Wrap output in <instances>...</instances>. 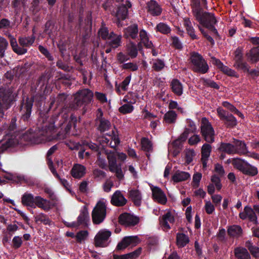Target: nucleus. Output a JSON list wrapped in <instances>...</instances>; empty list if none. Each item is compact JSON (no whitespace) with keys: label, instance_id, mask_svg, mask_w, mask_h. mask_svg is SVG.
<instances>
[{"label":"nucleus","instance_id":"obj_1","mask_svg":"<svg viewBox=\"0 0 259 259\" xmlns=\"http://www.w3.org/2000/svg\"><path fill=\"white\" fill-rule=\"evenodd\" d=\"M192 13L196 20L202 26L209 30L214 36L220 37L217 29L214 26L218 21L214 14L204 12L200 7V0H191Z\"/></svg>","mask_w":259,"mask_h":259},{"label":"nucleus","instance_id":"obj_2","mask_svg":"<svg viewBox=\"0 0 259 259\" xmlns=\"http://www.w3.org/2000/svg\"><path fill=\"white\" fill-rule=\"evenodd\" d=\"M44 96L41 94H37L35 96L29 98L26 97L21 101L20 106L21 116L20 121L21 123H24L25 128L28 126L31 121V112L33 103H35L37 107H41L44 100Z\"/></svg>","mask_w":259,"mask_h":259},{"label":"nucleus","instance_id":"obj_3","mask_svg":"<svg viewBox=\"0 0 259 259\" xmlns=\"http://www.w3.org/2000/svg\"><path fill=\"white\" fill-rule=\"evenodd\" d=\"M94 97L93 92L89 89L79 90L75 94L74 104L71 108L75 110L81 106H86L92 102Z\"/></svg>","mask_w":259,"mask_h":259},{"label":"nucleus","instance_id":"obj_4","mask_svg":"<svg viewBox=\"0 0 259 259\" xmlns=\"http://www.w3.org/2000/svg\"><path fill=\"white\" fill-rule=\"evenodd\" d=\"M231 162L235 168L245 175L254 177L258 174L257 168L251 165L244 159L240 158H234L232 159Z\"/></svg>","mask_w":259,"mask_h":259},{"label":"nucleus","instance_id":"obj_5","mask_svg":"<svg viewBox=\"0 0 259 259\" xmlns=\"http://www.w3.org/2000/svg\"><path fill=\"white\" fill-rule=\"evenodd\" d=\"M192 64V70L194 72L204 74L207 72L209 67L205 59L197 52H193L190 56Z\"/></svg>","mask_w":259,"mask_h":259},{"label":"nucleus","instance_id":"obj_6","mask_svg":"<svg viewBox=\"0 0 259 259\" xmlns=\"http://www.w3.org/2000/svg\"><path fill=\"white\" fill-rule=\"evenodd\" d=\"M106 216V206L105 203L99 201L94 208L92 212L93 223L96 225L102 223Z\"/></svg>","mask_w":259,"mask_h":259},{"label":"nucleus","instance_id":"obj_7","mask_svg":"<svg viewBox=\"0 0 259 259\" xmlns=\"http://www.w3.org/2000/svg\"><path fill=\"white\" fill-rule=\"evenodd\" d=\"M217 112L220 119L224 121L226 126L228 128H232L237 124V120L235 116L222 107H219Z\"/></svg>","mask_w":259,"mask_h":259},{"label":"nucleus","instance_id":"obj_8","mask_svg":"<svg viewBox=\"0 0 259 259\" xmlns=\"http://www.w3.org/2000/svg\"><path fill=\"white\" fill-rule=\"evenodd\" d=\"M111 235V232L106 230H100L94 238V245L96 247H105L108 245V241Z\"/></svg>","mask_w":259,"mask_h":259},{"label":"nucleus","instance_id":"obj_9","mask_svg":"<svg viewBox=\"0 0 259 259\" xmlns=\"http://www.w3.org/2000/svg\"><path fill=\"white\" fill-rule=\"evenodd\" d=\"M203 120L201 126V135L206 142L212 143L214 141V131L210 122H204Z\"/></svg>","mask_w":259,"mask_h":259},{"label":"nucleus","instance_id":"obj_10","mask_svg":"<svg viewBox=\"0 0 259 259\" xmlns=\"http://www.w3.org/2000/svg\"><path fill=\"white\" fill-rule=\"evenodd\" d=\"M120 224L126 227L135 226L139 222V218L130 213L124 212L120 214L118 218Z\"/></svg>","mask_w":259,"mask_h":259},{"label":"nucleus","instance_id":"obj_11","mask_svg":"<svg viewBox=\"0 0 259 259\" xmlns=\"http://www.w3.org/2000/svg\"><path fill=\"white\" fill-rule=\"evenodd\" d=\"M97 112L96 121L99 122L97 129L101 133H102L108 131L110 128L111 124L109 120L103 117V113L101 108L98 109Z\"/></svg>","mask_w":259,"mask_h":259},{"label":"nucleus","instance_id":"obj_12","mask_svg":"<svg viewBox=\"0 0 259 259\" xmlns=\"http://www.w3.org/2000/svg\"><path fill=\"white\" fill-rule=\"evenodd\" d=\"M239 218L243 220H245L247 219L250 222H252L254 224H258L257 218L255 213L253 207L251 208L250 206L246 205L244 207L243 211L239 213Z\"/></svg>","mask_w":259,"mask_h":259},{"label":"nucleus","instance_id":"obj_13","mask_svg":"<svg viewBox=\"0 0 259 259\" xmlns=\"http://www.w3.org/2000/svg\"><path fill=\"white\" fill-rule=\"evenodd\" d=\"M243 49L242 47H238L234 52V67L238 70H239L240 68H244L245 66L246 61L244 60Z\"/></svg>","mask_w":259,"mask_h":259},{"label":"nucleus","instance_id":"obj_14","mask_svg":"<svg viewBox=\"0 0 259 259\" xmlns=\"http://www.w3.org/2000/svg\"><path fill=\"white\" fill-rule=\"evenodd\" d=\"M123 36L127 39L136 40L138 37L139 28L136 23H134L123 29Z\"/></svg>","mask_w":259,"mask_h":259},{"label":"nucleus","instance_id":"obj_15","mask_svg":"<svg viewBox=\"0 0 259 259\" xmlns=\"http://www.w3.org/2000/svg\"><path fill=\"white\" fill-rule=\"evenodd\" d=\"M151 188L153 199L161 204H165L167 202V198L164 192L157 186Z\"/></svg>","mask_w":259,"mask_h":259},{"label":"nucleus","instance_id":"obj_16","mask_svg":"<svg viewBox=\"0 0 259 259\" xmlns=\"http://www.w3.org/2000/svg\"><path fill=\"white\" fill-rule=\"evenodd\" d=\"M127 202V199L124 197L119 190H116L112 195L111 203L116 206H123Z\"/></svg>","mask_w":259,"mask_h":259},{"label":"nucleus","instance_id":"obj_17","mask_svg":"<svg viewBox=\"0 0 259 259\" xmlns=\"http://www.w3.org/2000/svg\"><path fill=\"white\" fill-rule=\"evenodd\" d=\"M13 101V97L12 93L9 91H4L0 93V104L2 105L4 107L8 109Z\"/></svg>","mask_w":259,"mask_h":259},{"label":"nucleus","instance_id":"obj_18","mask_svg":"<svg viewBox=\"0 0 259 259\" xmlns=\"http://www.w3.org/2000/svg\"><path fill=\"white\" fill-rule=\"evenodd\" d=\"M147 12L153 16H158L161 15L162 9L155 1L151 0L147 3Z\"/></svg>","mask_w":259,"mask_h":259},{"label":"nucleus","instance_id":"obj_19","mask_svg":"<svg viewBox=\"0 0 259 259\" xmlns=\"http://www.w3.org/2000/svg\"><path fill=\"white\" fill-rule=\"evenodd\" d=\"M138 240V238L137 236L125 237L118 243L116 249L117 250H123L130 245L136 243Z\"/></svg>","mask_w":259,"mask_h":259},{"label":"nucleus","instance_id":"obj_20","mask_svg":"<svg viewBox=\"0 0 259 259\" xmlns=\"http://www.w3.org/2000/svg\"><path fill=\"white\" fill-rule=\"evenodd\" d=\"M128 196L135 206H141L142 197L141 193L139 190L135 189L128 190Z\"/></svg>","mask_w":259,"mask_h":259},{"label":"nucleus","instance_id":"obj_21","mask_svg":"<svg viewBox=\"0 0 259 259\" xmlns=\"http://www.w3.org/2000/svg\"><path fill=\"white\" fill-rule=\"evenodd\" d=\"M85 166L80 164H75L71 170L72 176L76 179H80L85 174Z\"/></svg>","mask_w":259,"mask_h":259},{"label":"nucleus","instance_id":"obj_22","mask_svg":"<svg viewBox=\"0 0 259 259\" xmlns=\"http://www.w3.org/2000/svg\"><path fill=\"white\" fill-rule=\"evenodd\" d=\"M34 203H35V207L36 206L45 211H48L51 208L50 201L39 196L35 197Z\"/></svg>","mask_w":259,"mask_h":259},{"label":"nucleus","instance_id":"obj_23","mask_svg":"<svg viewBox=\"0 0 259 259\" xmlns=\"http://www.w3.org/2000/svg\"><path fill=\"white\" fill-rule=\"evenodd\" d=\"M127 14V8L125 5H123L117 8L116 17H117L116 23L118 26H119L120 20H124L126 18Z\"/></svg>","mask_w":259,"mask_h":259},{"label":"nucleus","instance_id":"obj_24","mask_svg":"<svg viewBox=\"0 0 259 259\" xmlns=\"http://www.w3.org/2000/svg\"><path fill=\"white\" fill-rule=\"evenodd\" d=\"M90 220V217L88 208L86 206H84L80 211V214L77 218V223L78 225H88V222Z\"/></svg>","mask_w":259,"mask_h":259},{"label":"nucleus","instance_id":"obj_25","mask_svg":"<svg viewBox=\"0 0 259 259\" xmlns=\"http://www.w3.org/2000/svg\"><path fill=\"white\" fill-rule=\"evenodd\" d=\"M35 197L31 193H25L21 197V202L24 206L35 208Z\"/></svg>","mask_w":259,"mask_h":259},{"label":"nucleus","instance_id":"obj_26","mask_svg":"<svg viewBox=\"0 0 259 259\" xmlns=\"http://www.w3.org/2000/svg\"><path fill=\"white\" fill-rule=\"evenodd\" d=\"M235 148V154H246L249 152L247 151V147L244 142L236 140L233 144Z\"/></svg>","mask_w":259,"mask_h":259},{"label":"nucleus","instance_id":"obj_27","mask_svg":"<svg viewBox=\"0 0 259 259\" xmlns=\"http://www.w3.org/2000/svg\"><path fill=\"white\" fill-rule=\"evenodd\" d=\"M190 178V175L189 172L177 170L172 176V180L175 183H179L186 181Z\"/></svg>","mask_w":259,"mask_h":259},{"label":"nucleus","instance_id":"obj_28","mask_svg":"<svg viewBox=\"0 0 259 259\" xmlns=\"http://www.w3.org/2000/svg\"><path fill=\"white\" fill-rule=\"evenodd\" d=\"M190 241L188 236L183 233H178L176 236V244L179 248L185 247Z\"/></svg>","mask_w":259,"mask_h":259},{"label":"nucleus","instance_id":"obj_29","mask_svg":"<svg viewBox=\"0 0 259 259\" xmlns=\"http://www.w3.org/2000/svg\"><path fill=\"white\" fill-rule=\"evenodd\" d=\"M172 92L178 96L183 94V85L178 79H173L170 83Z\"/></svg>","mask_w":259,"mask_h":259},{"label":"nucleus","instance_id":"obj_30","mask_svg":"<svg viewBox=\"0 0 259 259\" xmlns=\"http://www.w3.org/2000/svg\"><path fill=\"white\" fill-rule=\"evenodd\" d=\"M174 217L171 214V212H167L165 213L160 220V223L162 226L166 229H170V227L168 222L170 223H174L175 222Z\"/></svg>","mask_w":259,"mask_h":259},{"label":"nucleus","instance_id":"obj_31","mask_svg":"<svg viewBox=\"0 0 259 259\" xmlns=\"http://www.w3.org/2000/svg\"><path fill=\"white\" fill-rule=\"evenodd\" d=\"M227 233L230 237H239L242 233V229L239 225L230 226L227 229Z\"/></svg>","mask_w":259,"mask_h":259},{"label":"nucleus","instance_id":"obj_32","mask_svg":"<svg viewBox=\"0 0 259 259\" xmlns=\"http://www.w3.org/2000/svg\"><path fill=\"white\" fill-rule=\"evenodd\" d=\"M246 55L252 63H256L259 61V46L252 48Z\"/></svg>","mask_w":259,"mask_h":259},{"label":"nucleus","instance_id":"obj_33","mask_svg":"<svg viewBox=\"0 0 259 259\" xmlns=\"http://www.w3.org/2000/svg\"><path fill=\"white\" fill-rule=\"evenodd\" d=\"M250 68L249 65L246 63L245 67L244 68H240L239 70H241L244 73H247L248 76L255 80L259 76V69H250Z\"/></svg>","mask_w":259,"mask_h":259},{"label":"nucleus","instance_id":"obj_34","mask_svg":"<svg viewBox=\"0 0 259 259\" xmlns=\"http://www.w3.org/2000/svg\"><path fill=\"white\" fill-rule=\"evenodd\" d=\"M235 256L237 259H250V255L247 250L243 247H237L234 250Z\"/></svg>","mask_w":259,"mask_h":259},{"label":"nucleus","instance_id":"obj_35","mask_svg":"<svg viewBox=\"0 0 259 259\" xmlns=\"http://www.w3.org/2000/svg\"><path fill=\"white\" fill-rule=\"evenodd\" d=\"M67 99V95L64 93H61L59 94L56 99H55L54 97L52 98L51 99V102L49 106V110H50L53 106L54 105V103L56 102V105L57 106H62L64 104L65 101Z\"/></svg>","mask_w":259,"mask_h":259},{"label":"nucleus","instance_id":"obj_36","mask_svg":"<svg viewBox=\"0 0 259 259\" xmlns=\"http://www.w3.org/2000/svg\"><path fill=\"white\" fill-rule=\"evenodd\" d=\"M218 150L222 152L230 155L235 154V152L233 144L229 143H221Z\"/></svg>","mask_w":259,"mask_h":259},{"label":"nucleus","instance_id":"obj_37","mask_svg":"<svg viewBox=\"0 0 259 259\" xmlns=\"http://www.w3.org/2000/svg\"><path fill=\"white\" fill-rule=\"evenodd\" d=\"M10 44L14 52L18 55H23L27 51V50L24 48V47H22L21 46H18L16 39L15 38H12L11 39Z\"/></svg>","mask_w":259,"mask_h":259},{"label":"nucleus","instance_id":"obj_38","mask_svg":"<svg viewBox=\"0 0 259 259\" xmlns=\"http://www.w3.org/2000/svg\"><path fill=\"white\" fill-rule=\"evenodd\" d=\"M107 159L109 163V168L110 170H112L113 168H115L120 164H117V157L115 152L110 151L108 153Z\"/></svg>","mask_w":259,"mask_h":259},{"label":"nucleus","instance_id":"obj_39","mask_svg":"<svg viewBox=\"0 0 259 259\" xmlns=\"http://www.w3.org/2000/svg\"><path fill=\"white\" fill-rule=\"evenodd\" d=\"M155 30L156 32H159L164 35H168L171 31L170 26L164 22L158 23L155 28Z\"/></svg>","mask_w":259,"mask_h":259},{"label":"nucleus","instance_id":"obj_40","mask_svg":"<svg viewBox=\"0 0 259 259\" xmlns=\"http://www.w3.org/2000/svg\"><path fill=\"white\" fill-rule=\"evenodd\" d=\"M177 117V114L175 111L169 110L164 115L163 119L167 123H174L176 121Z\"/></svg>","mask_w":259,"mask_h":259},{"label":"nucleus","instance_id":"obj_41","mask_svg":"<svg viewBox=\"0 0 259 259\" xmlns=\"http://www.w3.org/2000/svg\"><path fill=\"white\" fill-rule=\"evenodd\" d=\"M35 40L34 36L20 37L19 42L22 47H28L32 45Z\"/></svg>","mask_w":259,"mask_h":259},{"label":"nucleus","instance_id":"obj_42","mask_svg":"<svg viewBox=\"0 0 259 259\" xmlns=\"http://www.w3.org/2000/svg\"><path fill=\"white\" fill-rule=\"evenodd\" d=\"M245 247L248 248L253 256L259 258V247L253 245L251 241L249 240L245 242Z\"/></svg>","mask_w":259,"mask_h":259},{"label":"nucleus","instance_id":"obj_43","mask_svg":"<svg viewBox=\"0 0 259 259\" xmlns=\"http://www.w3.org/2000/svg\"><path fill=\"white\" fill-rule=\"evenodd\" d=\"M35 222H40L44 225H51L52 223L51 220L49 219L48 216L43 213H40L35 217Z\"/></svg>","mask_w":259,"mask_h":259},{"label":"nucleus","instance_id":"obj_44","mask_svg":"<svg viewBox=\"0 0 259 259\" xmlns=\"http://www.w3.org/2000/svg\"><path fill=\"white\" fill-rule=\"evenodd\" d=\"M77 121V117L73 114H71L69 118V120L65 127V132L66 134L69 133L70 129L73 126L74 128L76 127V124Z\"/></svg>","mask_w":259,"mask_h":259},{"label":"nucleus","instance_id":"obj_45","mask_svg":"<svg viewBox=\"0 0 259 259\" xmlns=\"http://www.w3.org/2000/svg\"><path fill=\"white\" fill-rule=\"evenodd\" d=\"M121 38L122 36L121 35H118L116 36V37L110 39L108 43V46H110L111 48L113 49H115L118 47L121 46Z\"/></svg>","mask_w":259,"mask_h":259},{"label":"nucleus","instance_id":"obj_46","mask_svg":"<svg viewBox=\"0 0 259 259\" xmlns=\"http://www.w3.org/2000/svg\"><path fill=\"white\" fill-rule=\"evenodd\" d=\"M165 67L164 62L160 59H155L152 64V68L157 72L160 71Z\"/></svg>","mask_w":259,"mask_h":259},{"label":"nucleus","instance_id":"obj_47","mask_svg":"<svg viewBox=\"0 0 259 259\" xmlns=\"http://www.w3.org/2000/svg\"><path fill=\"white\" fill-rule=\"evenodd\" d=\"M141 143L142 148L144 151L149 152L152 150V144L148 138L145 137L142 138Z\"/></svg>","mask_w":259,"mask_h":259},{"label":"nucleus","instance_id":"obj_48","mask_svg":"<svg viewBox=\"0 0 259 259\" xmlns=\"http://www.w3.org/2000/svg\"><path fill=\"white\" fill-rule=\"evenodd\" d=\"M128 55L132 58H135L138 55V49L133 41H130L128 47Z\"/></svg>","mask_w":259,"mask_h":259},{"label":"nucleus","instance_id":"obj_49","mask_svg":"<svg viewBox=\"0 0 259 259\" xmlns=\"http://www.w3.org/2000/svg\"><path fill=\"white\" fill-rule=\"evenodd\" d=\"M211 151V146L209 144L205 143L203 145L201 148L202 158H208Z\"/></svg>","mask_w":259,"mask_h":259},{"label":"nucleus","instance_id":"obj_50","mask_svg":"<svg viewBox=\"0 0 259 259\" xmlns=\"http://www.w3.org/2000/svg\"><path fill=\"white\" fill-rule=\"evenodd\" d=\"M134 109V106L132 105L125 104L119 108L118 111L123 114H126L132 112Z\"/></svg>","mask_w":259,"mask_h":259},{"label":"nucleus","instance_id":"obj_51","mask_svg":"<svg viewBox=\"0 0 259 259\" xmlns=\"http://www.w3.org/2000/svg\"><path fill=\"white\" fill-rule=\"evenodd\" d=\"M8 42L4 37L0 36V57L3 58L5 55V52L6 50Z\"/></svg>","mask_w":259,"mask_h":259},{"label":"nucleus","instance_id":"obj_52","mask_svg":"<svg viewBox=\"0 0 259 259\" xmlns=\"http://www.w3.org/2000/svg\"><path fill=\"white\" fill-rule=\"evenodd\" d=\"M89 233L87 230H81L78 232L75 235V239L78 243H81L88 237Z\"/></svg>","mask_w":259,"mask_h":259},{"label":"nucleus","instance_id":"obj_53","mask_svg":"<svg viewBox=\"0 0 259 259\" xmlns=\"http://www.w3.org/2000/svg\"><path fill=\"white\" fill-rule=\"evenodd\" d=\"M38 49L39 51L43 54L49 61H52L54 60L53 56L51 54L47 49L41 45L38 46Z\"/></svg>","mask_w":259,"mask_h":259},{"label":"nucleus","instance_id":"obj_54","mask_svg":"<svg viewBox=\"0 0 259 259\" xmlns=\"http://www.w3.org/2000/svg\"><path fill=\"white\" fill-rule=\"evenodd\" d=\"M122 69L130 70L132 71H137L138 69V65L136 63L129 62L124 63L121 66Z\"/></svg>","mask_w":259,"mask_h":259},{"label":"nucleus","instance_id":"obj_55","mask_svg":"<svg viewBox=\"0 0 259 259\" xmlns=\"http://www.w3.org/2000/svg\"><path fill=\"white\" fill-rule=\"evenodd\" d=\"M224 74L231 77H235L236 78L238 77V75L236 73V72L227 66L224 65V66L221 70Z\"/></svg>","mask_w":259,"mask_h":259},{"label":"nucleus","instance_id":"obj_56","mask_svg":"<svg viewBox=\"0 0 259 259\" xmlns=\"http://www.w3.org/2000/svg\"><path fill=\"white\" fill-rule=\"evenodd\" d=\"M202 178V174L200 172H196L193 176V187L194 189L197 188L199 186V183Z\"/></svg>","mask_w":259,"mask_h":259},{"label":"nucleus","instance_id":"obj_57","mask_svg":"<svg viewBox=\"0 0 259 259\" xmlns=\"http://www.w3.org/2000/svg\"><path fill=\"white\" fill-rule=\"evenodd\" d=\"M22 243V237L19 236H15L12 240L13 247L15 249H18L21 246Z\"/></svg>","mask_w":259,"mask_h":259},{"label":"nucleus","instance_id":"obj_58","mask_svg":"<svg viewBox=\"0 0 259 259\" xmlns=\"http://www.w3.org/2000/svg\"><path fill=\"white\" fill-rule=\"evenodd\" d=\"M195 155V151L193 149H190L186 151L185 154L186 163L189 164L193 161V157Z\"/></svg>","mask_w":259,"mask_h":259},{"label":"nucleus","instance_id":"obj_59","mask_svg":"<svg viewBox=\"0 0 259 259\" xmlns=\"http://www.w3.org/2000/svg\"><path fill=\"white\" fill-rule=\"evenodd\" d=\"M111 172H115L116 177L119 180H121L124 178V175L122 172L121 165L113 168L112 170H110Z\"/></svg>","mask_w":259,"mask_h":259},{"label":"nucleus","instance_id":"obj_60","mask_svg":"<svg viewBox=\"0 0 259 259\" xmlns=\"http://www.w3.org/2000/svg\"><path fill=\"white\" fill-rule=\"evenodd\" d=\"M172 40V45L176 49L182 50L183 45L177 36H172L171 37Z\"/></svg>","mask_w":259,"mask_h":259},{"label":"nucleus","instance_id":"obj_61","mask_svg":"<svg viewBox=\"0 0 259 259\" xmlns=\"http://www.w3.org/2000/svg\"><path fill=\"white\" fill-rule=\"evenodd\" d=\"M117 60L120 64H124V63L130 60L128 55L124 54L122 52H119L117 54Z\"/></svg>","mask_w":259,"mask_h":259},{"label":"nucleus","instance_id":"obj_62","mask_svg":"<svg viewBox=\"0 0 259 259\" xmlns=\"http://www.w3.org/2000/svg\"><path fill=\"white\" fill-rule=\"evenodd\" d=\"M191 133V130L189 128H186L182 134L177 139L178 140L184 143L186 141L189 135Z\"/></svg>","mask_w":259,"mask_h":259},{"label":"nucleus","instance_id":"obj_63","mask_svg":"<svg viewBox=\"0 0 259 259\" xmlns=\"http://www.w3.org/2000/svg\"><path fill=\"white\" fill-rule=\"evenodd\" d=\"M99 34L103 40L107 39L108 37L109 31L107 27H101L99 30Z\"/></svg>","mask_w":259,"mask_h":259},{"label":"nucleus","instance_id":"obj_64","mask_svg":"<svg viewBox=\"0 0 259 259\" xmlns=\"http://www.w3.org/2000/svg\"><path fill=\"white\" fill-rule=\"evenodd\" d=\"M95 95L97 99L102 103L107 102L106 94L98 92H95Z\"/></svg>","mask_w":259,"mask_h":259}]
</instances>
